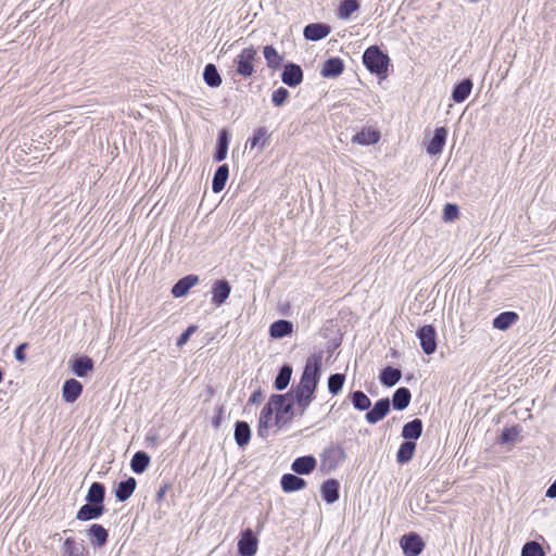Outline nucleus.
Returning <instances> with one entry per match:
<instances>
[{
  "instance_id": "11",
  "label": "nucleus",
  "mask_w": 556,
  "mask_h": 556,
  "mask_svg": "<svg viewBox=\"0 0 556 556\" xmlns=\"http://www.w3.org/2000/svg\"><path fill=\"white\" fill-rule=\"evenodd\" d=\"M239 553L242 556H253L257 551V540L253 535L250 529L242 533L241 539L238 542Z\"/></svg>"
},
{
  "instance_id": "2",
  "label": "nucleus",
  "mask_w": 556,
  "mask_h": 556,
  "mask_svg": "<svg viewBox=\"0 0 556 556\" xmlns=\"http://www.w3.org/2000/svg\"><path fill=\"white\" fill-rule=\"evenodd\" d=\"M389 56L376 46L366 49L363 54V62L367 70L377 75H384L388 72Z\"/></svg>"
},
{
  "instance_id": "20",
  "label": "nucleus",
  "mask_w": 556,
  "mask_h": 556,
  "mask_svg": "<svg viewBox=\"0 0 556 556\" xmlns=\"http://www.w3.org/2000/svg\"><path fill=\"white\" fill-rule=\"evenodd\" d=\"M329 33V26L320 23H313L305 26L303 34L307 40L317 41L327 37Z\"/></svg>"
},
{
  "instance_id": "30",
  "label": "nucleus",
  "mask_w": 556,
  "mask_h": 556,
  "mask_svg": "<svg viewBox=\"0 0 556 556\" xmlns=\"http://www.w3.org/2000/svg\"><path fill=\"white\" fill-rule=\"evenodd\" d=\"M228 176H229V168L226 164L220 165L216 169L214 177H213V181H212V189L215 193L220 192L225 188Z\"/></svg>"
},
{
  "instance_id": "28",
  "label": "nucleus",
  "mask_w": 556,
  "mask_h": 556,
  "mask_svg": "<svg viewBox=\"0 0 556 556\" xmlns=\"http://www.w3.org/2000/svg\"><path fill=\"white\" fill-rule=\"evenodd\" d=\"M472 89V81L470 79H464L457 84L452 91V99L456 103L464 102L470 94Z\"/></svg>"
},
{
  "instance_id": "22",
  "label": "nucleus",
  "mask_w": 556,
  "mask_h": 556,
  "mask_svg": "<svg viewBox=\"0 0 556 556\" xmlns=\"http://www.w3.org/2000/svg\"><path fill=\"white\" fill-rule=\"evenodd\" d=\"M87 535L90 538L91 544L98 547L105 545L109 538L106 529L98 523L90 526V528L87 530Z\"/></svg>"
},
{
  "instance_id": "23",
  "label": "nucleus",
  "mask_w": 556,
  "mask_h": 556,
  "mask_svg": "<svg viewBox=\"0 0 556 556\" xmlns=\"http://www.w3.org/2000/svg\"><path fill=\"white\" fill-rule=\"evenodd\" d=\"M306 485V482L304 479L292 475V473H286L281 477V488L285 492H295L304 489Z\"/></svg>"
},
{
  "instance_id": "6",
  "label": "nucleus",
  "mask_w": 556,
  "mask_h": 556,
  "mask_svg": "<svg viewBox=\"0 0 556 556\" xmlns=\"http://www.w3.org/2000/svg\"><path fill=\"white\" fill-rule=\"evenodd\" d=\"M289 394L295 404V409L298 410L299 416H303L305 414L307 407L315 399V392L302 389L299 386L294 387Z\"/></svg>"
},
{
  "instance_id": "38",
  "label": "nucleus",
  "mask_w": 556,
  "mask_h": 556,
  "mask_svg": "<svg viewBox=\"0 0 556 556\" xmlns=\"http://www.w3.org/2000/svg\"><path fill=\"white\" fill-rule=\"evenodd\" d=\"M150 457L144 452H137L130 462V467L134 472L142 473L149 466Z\"/></svg>"
},
{
  "instance_id": "42",
  "label": "nucleus",
  "mask_w": 556,
  "mask_h": 556,
  "mask_svg": "<svg viewBox=\"0 0 556 556\" xmlns=\"http://www.w3.org/2000/svg\"><path fill=\"white\" fill-rule=\"evenodd\" d=\"M352 404L358 410H367L371 406L369 397L363 391L352 393Z\"/></svg>"
},
{
  "instance_id": "50",
  "label": "nucleus",
  "mask_w": 556,
  "mask_h": 556,
  "mask_svg": "<svg viewBox=\"0 0 556 556\" xmlns=\"http://www.w3.org/2000/svg\"><path fill=\"white\" fill-rule=\"evenodd\" d=\"M195 331V327L194 326H190L188 327L185 332H182L180 334V337L178 338L177 340V345L178 346H182L184 344H186L188 342V340L190 339V336Z\"/></svg>"
},
{
  "instance_id": "12",
  "label": "nucleus",
  "mask_w": 556,
  "mask_h": 556,
  "mask_svg": "<svg viewBox=\"0 0 556 556\" xmlns=\"http://www.w3.org/2000/svg\"><path fill=\"white\" fill-rule=\"evenodd\" d=\"M200 279L197 275H188L179 279L172 289L175 298L186 296L191 288L199 283Z\"/></svg>"
},
{
  "instance_id": "10",
  "label": "nucleus",
  "mask_w": 556,
  "mask_h": 556,
  "mask_svg": "<svg viewBox=\"0 0 556 556\" xmlns=\"http://www.w3.org/2000/svg\"><path fill=\"white\" fill-rule=\"evenodd\" d=\"M303 72L296 64L289 63L285 66L281 80L289 87H296L302 83Z\"/></svg>"
},
{
  "instance_id": "13",
  "label": "nucleus",
  "mask_w": 556,
  "mask_h": 556,
  "mask_svg": "<svg viewBox=\"0 0 556 556\" xmlns=\"http://www.w3.org/2000/svg\"><path fill=\"white\" fill-rule=\"evenodd\" d=\"M379 139L380 132L377 129L372 127H364L353 136L352 142L359 146H370L377 143Z\"/></svg>"
},
{
  "instance_id": "21",
  "label": "nucleus",
  "mask_w": 556,
  "mask_h": 556,
  "mask_svg": "<svg viewBox=\"0 0 556 556\" xmlns=\"http://www.w3.org/2000/svg\"><path fill=\"white\" fill-rule=\"evenodd\" d=\"M340 483L336 479H328L320 488L323 498L328 503L332 504L339 498Z\"/></svg>"
},
{
  "instance_id": "45",
  "label": "nucleus",
  "mask_w": 556,
  "mask_h": 556,
  "mask_svg": "<svg viewBox=\"0 0 556 556\" xmlns=\"http://www.w3.org/2000/svg\"><path fill=\"white\" fill-rule=\"evenodd\" d=\"M521 556H545V553L538 542L530 541L523 545Z\"/></svg>"
},
{
  "instance_id": "54",
  "label": "nucleus",
  "mask_w": 556,
  "mask_h": 556,
  "mask_svg": "<svg viewBox=\"0 0 556 556\" xmlns=\"http://www.w3.org/2000/svg\"><path fill=\"white\" fill-rule=\"evenodd\" d=\"M213 425H214V427H218V426H219V417H216V418L213 420Z\"/></svg>"
},
{
  "instance_id": "34",
  "label": "nucleus",
  "mask_w": 556,
  "mask_h": 556,
  "mask_svg": "<svg viewBox=\"0 0 556 556\" xmlns=\"http://www.w3.org/2000/svg\"><path fill=\"white\" fill-rule=\"evenodd\" d=\"M293 325L289 320H277L271 324L269 328V333L273 338H282L285 336H288L292 332Z\"/></svg>"
},
{
  "instance_id": "24",
  "label": "nucleus",
  "mask_w": 556,
  "mask_h": 556,
  "mask_svg": "<svg viewBox=\"0 0 556 556\" xmlns=\"http://www.w3.org/2000/svg\"><path fill=\"white\" fill-rule=\"evenodd\" d=\"M137 482L135 478L130 477L121 481L115 489V496L118 501L125 502L128 500L136 489Z\"/></svg>"
},
{
  "instance_id": "39",
  "label": "nucleus",
  "mask_w": 556,
  "mask_h": 556,
  "mask_svg": "<svg viewBox=\"0 0 556 556\" xmlns=\"http://www.w3.org/2000/svg\"><path fill=\"white\" fill-rule=\"evenodd\" d=\"M203 79L210 87H219L222 84L220 75L214 64H207L204 67Z\"/></svg>"
},
{
  "instance_id": "46",
  "label": "nucleus",
  "mask_w": 556,
  "mask_h": 556,
  "mask_svg": "<svg viewBox=\"0 0 556 556\" xmlns=\"http://www.w3.org/2000/svg\"><path fill=\"white\" fill-rule=\"evenodd\" d=\"M63 549L66 556H85L83 548L77 545L73 538L65 539Z\"/></svg>"
},
{
  "instance_id": "51",
  "label": "nucleus",
  "mask_w": 556,
  "mask_h": 556,
  "mask_svg": "<svg viewBox=\"0 0 556 556\" xmlns=\"http://www.w3.org/2000/svg\"><path fill=\"white\" fill-rule=\"evenodd\" d=\"M26 346H27V344H26V343L20 344V345L15 349V351H14V356H15V358H16L18 362H21V363L25 362V359H26V356H25V353H24V351H25Z\"/></svg>"
},
{
  "instance_id": "9",
  "label": "nucleus",
  "mask_w": 556,
  "mask_h": 556,
  "mask_svg": "<svg viewBox=\"0 0 556 556\" xmlns=\"http://www.w3.org/2000/svg\"><path fill=\"white\" fill-rule=\"evenodd\" d=\"M390 410V401L389 399H381L374 407L366 414V420L367 422L375 425L382 420Z\"/></svg>"
},
{
  "instance_id": "1",
  "label": "nucleus",
  "mask_w": 556,
  "mask_h": 556,
  "mask_svg": "<svg viewBox=\"0 0 556 556\" xmlns=\"http://www.w3.org/2000/svg\"><path fill=\"white\" fill-rule=\"evenodd\" d=\"M321 352L311 355L306 359V364L298 386L302 389H307L315 392L321 375Z\"/></svg>"
},
{
  "instance_id": "4",
  "label": "nucleus",
  "mask_w": 556,
  "mask_h": 556,
  "mask_svg": "<svg viewBox=\"0 0 556 556\" xmlns=\"http://www.w3.org/2000/svg\"><path fill=\"white\" fill-rule=\"evenodd\" d=\"M257 52L253 47L243 49L235 60L237 73L243 77H251L254 73V61Z\"/></svg>"
},
{
  "instance_id": "33",
  "label": "nucleus",
  "mask_w": 556,
  "mask_h": 556,
  "mask_svg": "<svg viewBox=\"0 0 556 556\" xmlns=\"http://www.w3.org/2000/svg\"><path fill=\"white\" fill-rule=\"evenodd\" d=\"M410 391L407 388L397 389L392 397L393 407L397 410L405 409L410 402Z\"/></svg>"
},
{
  "instance_id": "36",
  "label": "nucleus",
  "mask_w": 556,
  "mask_h": 556,
  "mask_svg": "<svg viewBox=\"0 0 556 556\" xmlns=\"http://www.w3.org/2000/svg\"><path fill=\"white\" fill-rule=\"evenodd\" d=\"M401 377L402 372L400 369L387 367L380 374V381L387 387H393L400 381Z\"/></svg>"
},
{
  "instance_id": "31",
  "label": "nucleus",
  "mask_w": 556,
  "mask_h": 556,
  "mask_svg": "<svg viewBox=\"0 0 556 556\" xmlns=\"http://www.w3.org/2000/svg\"><path fill=\"white\" fill-rule=\"evenodd\" d=\"M251 430L245 421H237L235 427V440L236 443L243 447L250 442Z\"/></svg>"
},
{
  "instance_id": "37",
  "label": "nucleus",
  "mask_w": 556,
  "mask_h": 556,
  "mask_svg": "<svg viewBox=\"0 0 556 556\" xmlns=\"http://www.w3.org/2000/svg\"><path fill=\"white\" fill-rule=\"evenodd\" d=\"M264 58L266 60L267 66L273 70H277L280 67L282 62V56L277 52V50L273 46H266L263 50Z\"/></svg>"
},
{
  "instance_id": "41",
  "label": "nucleus",
  "mask_w": 556,
  "mask_h": 556,
  "mask_svg": "<svg viewBox=\"0 0 556 556\" xmlns=\"http://www.w3.org/2000/svg\"><path fill=\"white\" fill-rule=\"evenodd\" d=\"M292 368L288 365L282 366L275 379V388L279 391L285 390L290 382Z\"/></svg>"
},
{
  "instance_id": "18",
  "label": "nucleus",
  "mask_w": 556,
  "mask_h": 556,
  "mask_svg": "<svg viewBox=\"0 0 556 556\" xmlns=\"http://www.w3.org/2000/svg\"><path fill=\"white\" fill-rule=\"evenodd\" d=\"M71 368L77 377L84 378L93 370V361L88 356H80L71 361Z\"/></svg>"
},
{
  "instance_id": "53",
  "label": "nucleus",
  "mask_w": 556,
  "mask_h": 556,
  "mask_svg": "<svg viewBox=\"0 0 556 556\" xmlns=\"http://www.w3.org/2000/svg\"><path fill=\"white\" fill-rule=\"evenodd\" d=\"M546 496L549 498L556 497V480L548 486L546 491Z\"/></svg>"
},
{
  "instance_id": "16",
  "label": "nucleus",
  "mask_w": 556,
  "mask_h": 556,
  "mask_svg": "<svg viewBox=\"0 0 556 556\" xmlns=\"http://www.w3.org/2000/svg\"><path fill=\"white\" fill-rule=\"evenodd\" d=\"M316 458L312 455L301 456L294 459L291 469L298 475H308L316 467Z\"/></svg>"
},
{
  "instance_id": "35",
  "label": "nucleus",
  "mask_w": 556,
  "mask_h": 556,
  "mask_svg": "<svg viewBox=\"0 0 556 556\" xmlns=\"http://www.w3.org/2000/svg\"><path fill=\"white\" fill-rule=\"evenodd\" d=\"M415 450L416 444L413 441L403 442L396 453V462L402 465L408 463L413 458Z\"/></svg>"
},
{
  "instance_id": "43",
  "label": "nucleus",
  "mask_w": 556,
  "mask_h": 556,
  "mask_svg": "<svg viewBox=\"0 0 556 556\" xmlns=\"http://www.w3.org/2000/svg\"><path fill=\"white\" fill-rule=\"evenodd\" d=\"M251 149L255 147L265 148L269 143V138L265 127H260L249 140Z\"/></svg>"
},
{
  "instance_id": "7",
  "label": "nucleus",
  "mask_w": 556,
  "mask_h": 556,
  "mask_svg": "<svg viewBox=\"0 0 556 556\" xmlns=\"http://www.w3.org/2000/svg\"><path fill=\"white\" fill-rule=\"evenodd\" d=\"M422 351L430 355L437 350V332L432 325H425L417 331Z\"/></svg>"
},
{
  "instance_id": "26",
  "label": "nucleus",
  "mask_w": 556,
  "mask_h": 556,
  "mask_svg": "<svg viewBox=\"0 0 556 556\" xmlns=\"http://www.w3.org/2000/svg\"><path fill=\"white\" fill-rule=\"evenodd\" d=\"M343 71V62L338 58L329 59L325 62L321 68V75L326 78H333L339 76Z\"/></svg>"
},
{
  "instance_id": "3",
  "label": "nucleus",
  "mask_w": 556,
  "mask_h": 556,
  "mask_svg": "<svg viewBox=\"0 0 556 556\" xmlns=\"http://www.w3.org/2000/svg\"><path fill=\"white\" fill-rule=\"evenodd\" d=\"M274 396L281 397V402H277L276 405H274L275 425H285L293 415H299L290 394H275Z\"/></svg>"
},
{
  "instance_id": "52",
  "label": "nucleus",
  "mask_w": 556,
  "mask_h": 556,
  "mask_svg": "<svg viewBox=\"0 0 556 556\" xmlns=\"http://www.w3.org/2000/svg\"><path fill=\"white\" fill-rule=\"evenodd\" d=\"M262 393L260 391H255L254 393H252V395L250 396L249 399V403H252V404H260L261 401H262Z\"/></svg>"
},
{
  "instance_id": "14",
  "label": "nucleus",
  "mask_w": 556,
  "mask_h": 556,
  "mask_svg": "<svg viewBox=\"0 0 556 556\" xmlns=\"http://www.w3.org/2000/svg\"><path fill=\"white\" fill-rule=\"evenodd\" d=\"M83 392V384L76 379H67L62 388V397L66 403H74Z\"/></svg>"
},
{
  "instance_id": "17",
  "label": "nucleus",
  "mask_w": 556,
  "mask_h": 556,
  "mask_svg": "<svg viewBox=\"0 0 556 556\" xmlns=\"http://www.w3.org/2000/svg\"><path fill=\"white\" fill-rule=\"evenodd\" d=\"M447 138V130L444 127L437 128L434 136L427 147V152L430 155H438L442 152Z\"/></svg>"
},
{
  "instance_id": "5",
  "label": "nucleus",
  "mask_w": 556,
  "mask_h": 556,
  "mask_svg": "<svg viewBox=\"0 0 556 556\" xmlns=\"http://www.w3.org/2000/svg\"><path fill=\"white\" fill-rule=\"evenodd\" d=\"M277 402H281V397L279 396H270L267 404L263 407L260 418H258V435L265 438L267 437V430L269 427H271L275 421L273 418L274 412V405H276Z\"/></svg>"
},
{
  "instance_id": "29",
  "label": "nucleus",
  "mask_w": 556,
  "mask_h": 556,
  "mask_svg": "<svg viewBox=\"0 0 556 556\" xmlns=\"http://www.w3.org/2000/svg\"><path fill=\"white\" fill-rule=\"evenodd\" d=\"M518 320V315L515 312L501 313L493 319V327L498 330H507Z\"/></svg>"
},
{
  "instance_id": "15",
  "label": "nucleus",
  "mask_w": 556,
  "mask_h": 556,
  "mask_svg": "<svg viewBox=\"0 0 556 556\" xmlns=\"http://www.w3.org/2000/svg\"><path fill=\"white\" fill-rule=\"evenodd\" d=\"M231 287L227 280H217L213 286L212 303L220 306L229 296Z\"/></svg>"
},
{
  "instance_id": "49",
  "label": "nucleus",
  "mask_w": 556,
  "mask_h": 556,
  "mask_svg": "<svg viewBox=\"0 0 556 556\" xmlns=\"http://www.w3.org/2000/svg\"><path fill=\"white\" fill-rule=\"evenodd\" d=\"M518 437V431L516 428H507L502 432L501 442L502 443H510L516 440Z\"/></svg>"
},
{
  "instance_id": "25",
  "label": "nucleus",
  "mask_w": 556,
  "mask_h": 556,
  "mask_svg": "<svg viewBox=\"0 0 556 556\" xmlns=\"http://www.w3.org/2000/svg\"><path fill=\"white\" fill-rule=\"evenodd\" d=\"M229 146V134L226 129H222L217 138L216 152L214 154L215 162H222L226 159Z\"/></svg>"
},
{
  "instance_id": "44",
  "label": "nucleus",
  "mask_w": 556,
  "mask_h": 556,
  "mask_svg": "<svg viewBox=\"0 0 556 556\" xmlns=\"http://www.w3.org/2000/svg\"><path fill=\"white\" fill-rule=\"evenodd\" d=\"M345 381V377L342 374H333L328 378V390L331 394H338Z\"/></svg>"
},
{
  "instance_id": "32",
  "label": "nucleus",
  "mask_w": 556,
  "mask_h": 556,
  "mask_svg": "<svg viewBox=\"0 0 556 556\" xmlns=\"http://www.w3.org/2000/svg\"><path fill=\"white\" fill-rule=\"evenodd\" d=\"M422 432V422L420 419H414L404 425L402 437L406 440H417Z\"/></svg>"
},
{
  "instance_id": "19",
  "label": "nucleus",
  "mask_w": 556,
  "mask_h": 556,
  "mask_svg": "<svg viewBox=\"0 0 556 556\" xmlns=\"http://www.w3.org/2000/svg\"><path fill=\"white\" fill-rule=\"evenodd\" d=\"M104 506L87 503L77 511L76 518L81 521L98 519L104 514Z\"/></svg>"
},
{
  "instance_id": "48",
  "label": "nucleus",
  "mask_w": 556,
  "mask_h": 556,
  "mask_svg": "<svg viewBox=\"0 0 556 556\" xmlns=\"http://www.w3.org/2000/svg\"><path fill=\"white\" fill-rule=\"evenodd\" d=\"M458 217V207L455 204L447 203L443 210V219L453 222Z\"/></svg>"
},
{
  "instance_id": "47",
  "label": "nucleus",
  "mask_w": 556,
  "mask_h": 556,
  "mask_svg": "<svg viewBox=\"0 0 556 556\" xmlns=\"http://www.w3.org/2000/svg\"><path fill=\"white\" fill-rule=\"evenodd\" d=\"M288 97L289 91L286 88L280 87L273 92L271 101L276 106H281L286 102Z\"/></svg>"
},
{
  "instance_id": "27",
  "label": "nucleus",
  "mask_w": 556,
  "mask_h": 556,
  "mask_svg": "<svg viewBox=\"0 0 556 556\" xmlns=\"http://www.w3.org/2000/svg\"><path fill=\"white\" fill-rule=\"evenodd\" d=\"M105 488L100 482H93L87 493L86 501L90 504L103 505Z\"/></svg>"
},
{
  "instance_id": "8",
  "label": "nucleus",
  "mask_w": 556,
  "mask_h": 556,
  "mask_svg": "<svg viewBox=\"0 0 556 556\" xmlns=\"http://www.w3.org/2000/svg\"><path fill=\"white\" fill-rule=\"evenodd\" d=\"M400 543L405 556H418L425 546L422 540L416 533L403 535Z\"/></svg>"
},
{
  "instance_id": "40",
  "label": "nucleus",
  "mask_w": 556,
  "mask_h": 556,
  "mask_svg": "<svg viewBox=\"0 0 556 556\" xmlns=\"http://www.w3.org/2000/svg\"><path fill=\"white\" fill-rule=\"evenodd\" d=\"M358 9L359 2L357 0H344L339 7L338 16L339 18L348 20Z\"/></svg>"
}]
</instances>
